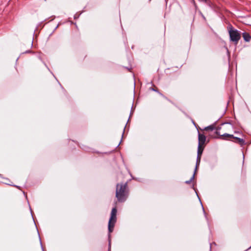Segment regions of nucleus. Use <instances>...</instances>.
I'll list each match as a JSON object with an SVG mask.
<instances>
[{"instance_id":"nucleus-13","label":"nucleus","mask_w":251,"mask_h":251,"mask_svg":"<svg viewBox=\"0 0 251 251\" xmlns=\"http://www.w3.org/2000/svg\"><path fill=\"white\" fill-rule=\"evenodd\" d=\"M227 126L228 128H232L233 126L230 124H227Z\"/></svg>"},{"instance_id":"nucleus-6","label":"nucleus","mask_w":251,"mask_h":251,"mask_svg":"<svg viewBox=\"0 0 251 251\" xmlns=\"http://www.w3.org/2000/svg\"><path fill=\"white\" fill-rule=\"evenodd\" d=\"M242 36H243V38L244 40L246 42H249L251 40V36L248 32H244L242 34Z\"/></svg>"},{"instance_id":"nucleus-14","label":"nucleus","mask_w":251,"mask_h":251,"mask_svg":"<svg viewBox=\"0 0 251 251\" xmlns=\"http://www.w3.org/2000/svg\"><path fill=\"white\" fill-rule=\"evenodd\" d=\"M15 187H17V188H19L18 186H15Z\"/></svg>"},{"instance_id":"nucleus-11","label":"nucleus","mask_w":251,"mask_h":251,"mask_svg":"<svg viewBox=\"0 0 251 251\" xmlns=\"http://www.w3.org/2000/svg\"><path fill=\"white\" fill-rule=\"evenodd\" d=\"M200 1H202L205 2L206 4H208L210 5V3H211L210 1L209 0H199Z\"/></svg>"},{"instance_id":"nucleus-12","label":"nucleus","mask_w":251,"mask_h":251,"mask_svg":"<svg viewBox=\"0 0 251 251\" xmlns=\"http://www.w3.org/2000/svg\"><path fill=\"white\" fill-rule=\"evenodd\" d=\"M150 90H151L152 91H155V92H158V88L155 87V86H154L153 88H150Z\"/></svg>"},{"instance_id":"nucleus-5","label":"nucleus","mask_w":251,"mask_h":251,"mask_svg":"<svg viewBox=\"0 0 251 251\" xmlns=\"http://www.w3.org/2000/svg\"><path fill=\"white\" fill-rule=\"evenodd\" d=\"M198 139L199 146H203L206 141V136L203 134L199 133Z\"/></svg>"},{"instance_id":"nucleus-7","label":"nucleus","mask_w":251,"mask_h":251,"mask_svg":"<svg viewBox=\"0 0 251 251\" xmlns=\"http://www.w3.org/2000/svg\"><path fill=\"white\" fill-rule=\"evenodd\" d=\"M204 147L203 146H198V155L199 156H201Z\"/></svg>"},{"instance_id":"nucleus-4","label":"nucleus","mask_w":251,"mask_h":251,"mask_svg":"<svg viewBox=\"0 0 251 251\" xmlns=\"http://www.w3.org/2000/svg\"><path fill=\"white\" fill-rule=\"evenodd\" d=\"M228 33L230 41L237 45L241 39V34L239 31L231 26L229 28Z\"/></svg>"},{"instance_id":"nucleus-3","label":"nucleus","mask_w":251,"mask_h":251,"mask_svg":"<svg viewBox=\"0 0 251 251\" xmlns=\"http://www.w3.org/2000/svg\"><path fill=\"white\" fill-rule=\"evenodd\" d=\"M117 210L116 207L112 209L110 217L108 222V231L109 233L113 232L115 225L117 221Z\"/></svg>"},{"instance_id":"nucleus-2","label":"nucleus","mask_w":251,"mask_h":251,"mask_svg":"<svg viewBox=\"0 0 251 251\" xmlns=\"http://www.w3.org/2000/svg\"><path fill=\"white\" fill-rule=\"evenodd\" d=\"M235 133L239 134L242 138L234 136L232 134L225 133L222 135L220 134L218 129L216 131V134L219 136V138L222 140L232 141L234 143L239 144L241 147L246 144L245 140L243 138L244 135L242 133L239 131H235Z\"/></svg>"},{"instance_id":"nucleus-1","label":"nucleus","mask_w":251,"mask_h":251,"mask_svg":"<svg viewBox=\"0 0 251 251\" xmlns=\"http://www.w3.org/2000/svg\"><path fill=\"white\" fill-rule=\"evenodd\" d=\"M129 195V188L127 183H120L116 185V198L119 202H124Z\"/></svg>"},{"instance_id":"nucleus-9","label":"nucleus","mask_w":251,"mask_h":251,"mask_svg":"<svg viewBox=\"0 0 251 251\" xmlns=\"http://www.w3.org/2000/svg\"><path fill=\"white\" fill-rule=\"evenodd\" d=\"M214 129V126L211 125V126H207V127H205L204 130H206V131H207V130H211V131H212V130H213Z\"/></svg>"},{"instance_id":"nucleus-10","label":"nucleus","mask_w":251,"mask_h":251,"mask_svg":"<svg viewBox=\"0 0 251 251\" xmlns=\"http://www.w3.org/2000/svg\"><path fill=\"white\" fill-rule=\"evenodd\" d=\"M195 173H196V172H195L194 174L193 175V176H192V177L191 178V179L189 180H187V181H185V183L186 184H190L191 182V181L194 179Z\"/></svg>"},{"instance_id":"nucleus-8","label":"nucleus","mask_w":251,"mask_h":251,"mask_svg":"<svg viewBox=\"0 0 251 251\" xmlns=\"http://www.w3.org/2000/svg\"><path fill=\"white\" fill-rule=\"evenodd\" d=\"M201 156H199V155H197V163H196V167L195 169V172H196L198 166L200 165V163L201 161Z\"/></svg>"}]
</instances>
